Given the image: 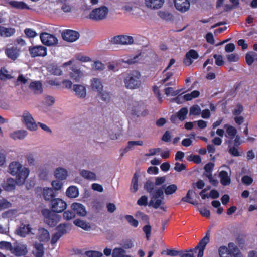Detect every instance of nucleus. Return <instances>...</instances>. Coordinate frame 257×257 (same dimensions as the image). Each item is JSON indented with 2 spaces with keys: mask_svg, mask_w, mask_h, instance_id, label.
<instances>
[{
  "mask_svg": "<svg viewBox=\"0 0 257 257\" xmlns=\"http://www.w3.org/2000/svg\"><path fill=\"white\" fill-rule=\"evenodd\" d=\"M44 253V247L43 244L39 243L35 244L34 254L36 257H42Z\"/></svg>",
  "mask_w": 257,
  "mask_h": 257,
  "instance_id": "41",
  "label": "nucleus"
},
{
  "mask_svg": "<svg viewBox=\"0 0 257 257\" xmlns=\"http://www.w3.org/2000/svg\"><path fill=\"white\" fill-rule=\"evenodd\" d=\"M122 9L132 15L137 14L139 11V8L136 4L132 2L125 3L122 7Z\"/></svg>",
  "mask_w": 257,
  "mask_h": 257,
  "instance_id": "26",
  "label": "nucleus"
},
{
  "mask_svg": "<svg viewBox=\"0 0 257 257\" xmlns=\"http://www.w3.org/2000/svg\"><path fill=\"white\" fill-rule=\"evenodd\" d=\"M57 233L61 235H63L67 233V224H60L56 228Z\"/></svg>",
  "mask_w": 257,
  "mask_h": 257,
  "instance_id": "56",
  "label": "nucleus"
},
{
  "mask_svg": "<svg viewBox=\"0 0 257 257\" xmlns=\"http://www.w3.org/2000/svg\"><path fill=\"white\" fill-rule=\"evenodd\" d=\"M188 109L186 108H181L177 113V117L180 120H183L185 119L186 115L188 113Z\"/></svg>",
  "mask_w": 257,
  "mask_h": 257,
  "instance_id": "55",
  "label": "nucleus"
},
{
  "mask_svg": "<svg viewBox=\"0 0 257 257\" xmlns=\"http://www.w3.org/2000/svg\"><path fill=\"white\" fill-rule=\"evenodd\" d=\"M83 77V73L78 69L73 68L72 72L70 73V77L73 81L76 82H80Z\"/></svg>",
  "mask_w": 257,
  "mask_h": 257,
  "instance_id": "30",
  "label": "nucleus"
},
{
  "mask_svg": "<svg viewBox=\"0 0 257 257\" xmlns=\"http://www.w3.org/2000/svg\"><path fill=\"white\" fill-rule=\"evenodd\" d=\"M29 87L35 94H41L43 91L42 85L41 82L39 81L31 82Z\"/></svg>",
  "mask_w": 257,
  "mask_h": 257,
  "instance_id": "29",
  "label": "nucleus"
},
{
  "mask_svg": "<svg viewBox=\"0 0 257 257\" xmlns=\"http://www.w3.org/2000/svg\"><path fill=\"white\" fill-rule=\"evenodd\" d=\"M51 185L55 190H59L62 187L63 183L59 180H53Z\"/></svg>",
  "mask_w": 257,
  "mask_h": 257,
  "instance_id": "63",
  "label": "nucleus"
},
{
  "mask_svg": "<svg viewBox=\"0 0 257 257\" xmlns=\"http://www.w3.org/2000/svg\"><path fill=\"white\" fill-rule=\"evenodd\" d=\"M218 176L220 180V183L223 186H227L230 184V176L226 171L223 170L221 171L219 173Z\"/></svg>",
  "mask_w": 257,
  "mask_h": 257,
  "instance_id": "31",
  "label": "nucleus"
},
{
  "mask_svg": "<svg viewBox=\"0 0 257 257\" xmlns=\"http://www.w3.org/2000/svg\"><path fill=\"white\" fill-rule=\"evenodd\" d=\"M155 186V184L153 182L150 181H147L144 185V188L151 194L155 189H158L156 188Z\"/></svg>",
  "mask_w": 257,
  "mask_h": 257,
  "instance_id": "48",
  "label": "nucleus"
},
{
  "mask_svg": "<svg viewBox=\"0 0 257 257\" xmlns=\"http://www.w3.org/2000/svg\"><path fill=\"white\" fill-rule=\"evenodd\" d=\"M28 135L27 131L24 130H19L13 131L10 134V137L15 140H23Z\"/></svg>",
  "mask_w": 257,
  "mask_h": 257,
  "instance_id": "27",
  "label": "nucleus"
},
{
  "mask_svg": "<svg viewBox=\"0 0 257 257\" xmlns=\"http://www.w3.org/2000/svg\"><path fill=\"white\" fill-rule=\"evenodd\" d=\"M85 254L88 257H101L103 255L101 252L93 250L86 251Z\"/></svg>",
  "mask_w": 257,
  "mask_h": 257,
  "instance_id": "60",
  "label": "nucleus"
},
{
  "mask_svg": "<svg viewBox=\"0 0 257 257\" xmlns=\"http://www.w3.org/2000/svg\"><path fill=\"white\" fill-rule=\"evenodd\" d=\"M63 39L68 42H73L79 38V34L77 31L72 30H66L62 33Z\"/></svg>",
  "mask_w": 257,
  "mask_h": 257,
  "instance_id": "15",
  "label": "nucleus"
},
{
  "mask_svg": "<svg viewBox=\"0 0 257 257\" xmlns=\"http://www.w3.org/2000/svg\"><path fill=\"white\" fill-rule=\"evenodd\" d=\"M79 174L83 178L89 181H94L97 179L96 173L88 170H80Z\"/></svg>",
  "mask_w": 257,
  "mask_h": 257,
  "instance_id": "21",
  "label": "nucleus"
},
{
  "mask_svg": "<svg viewBox=\"0 0 257 257\" xmlns=\"http://www.w3.org/2000/svg\"><path fill=\"white\" fill-rule=\"evenodd\" d=\"M42 214L44 217V221L50 227L55 226L61 220V216L48 209L42 210Z\"/></svg>",
  "mask_w": 257,
  "mask_h": 257,
  "instance_id": "6",
  "label": "nucleus"
},
{
  "mask_svg": "<svg viewBox=\"0 0 257 257\" xmlns=\"http://www.w3.org/2000/svg\"><path fill=\"white\" fill-rule=\"evenodd\" d=\"M90 87L93 91L98 93L103 90V86L100 79L94 78L90 80Z\"/></svg>",
  "mask_w": 257,
  "mask_h": 257,
  "instance_id": "25",
  "label": "nucleus"
},
{
  "mask_svg": "<svg viewBox=\"0 0 257 257\" xmlns=\"http://www.w3.org/2000/svg\"><path fill=\"white\" fill-rule=\"evenodd\" d=\"M112 257H132L127 254L126 251L121 247H115L113 249Z\"/></svg>",
  "mask_w": 257,
  "mask_h": 257,
  "instance_id": "34",
  "label": "nucleus"
},
{
  "mask_svg": "<svg viewBox=\"0 0 257 257\" xmlns=\"http://www.w3.org/2000/svg\"><path fill=\"white\" fill-rule=\"evenodd\" d=\"M175 8L181 13H185L189 10L190 3L189 0H173Z\"/></svg>",
  "mask_w": 257,
  "mask_h": 257,
  "instance_id": "16",
  "label": "nucleus"
},
{
  "mask_svg": "<svg viewBox=\"0 0 257 257\" xmlns=\"http://www.w3.org/2000/svg\"><path fill=\"white\" fill-rule=\"evenodd\" d=\"M16 184H18L17 180L9 178L4 183L3 188L6 191H11L15 189Z\"/></svg>",
  "mask_w": 257,
  "mask_h": 257,
  "instance_id": "33",
  "label": "nucleus"
},
{
  "mask_svg": "<svg viewBox=\"0 0 257 257\" xmlns=\"http://www.w3.org/2000/svg\"><path fill=\"white\" fill-rule=\"evenodd\" d=\"M56 2L61 4V10L65 13H70L72 10V6L68 0H56Z\"/></svg>",
  "mask_w": 257,
  "mask_h": 257,
  "instance_id": "36",
  "label": "nucleus"
},
{
  "mask_svg": "<svg viewBox=\"0 0 257 257\" xmlns=\"http://www.w3.org/2000/svg\"><path fill=\"white\" fill-rule=\"evenodd\" d=\"M54 176L56 178L59 180H64L68 176V172L64 168L58 167L54 171Z\"/></svg>",
  "mask_w": 257,
  "mask_h": 257,
  "instance_id": "28",
  "label": "nucleus"
},
{
  "mask_svg": "<svg viewBox=\"0 0 257 257\" xmlns=\"http://www.w3.org/2000/svg\"><path fill=\"white\" fill-rule=\"evenodd\" d=\"M150 200L148 203L149 207H152L155 209L159 208L163 209L162 205L164 204L163 199L164 198V188H158L155 189L154 191L150 195Z\"/></svg>",
  "mask_w": 257,
  "mask_h": 257,
  "instance_id": "3",
  "label": "nucleus"
},
{
  "mask_svg": "<svg viewBox=\"0 0 257 257\" xmlns=\"http://www.w3.org/2000/svg\"><path fill=\"white\" fill-rule=\"evenodd\" d=\"M66 195L69 198H76L79 195L78 188L74 186H70L66 190Z\"/></svg>",
  "mask_w": 257,
  "mask_h": 257,
  "instance_id": "38",
  "label": "nucleus"
},
{
  "mask_svg": "<svg viewBox=\"0 0 257 257\" xmlns=\"http://www.w3.org/2000/svg\"><path fill=\"white\" fill-rule=\"evenodd\" d=\"M209 241V234L207 233L193 249L189 250L180 251V257H194V254L198 252L197 257H203L205 248Z\"/></svg>",
  "mask_w": 257,
  "mask_h": 257,
  "instance_id": "2",
  "label": "nucleus"
},
{
  "mask_svg": "<svg viewBox=\"0 0 257 257\" xmlns=\"http://www.w3.org/2000/svg\"><path fill=\"white\" fill-rule=\"evenodd\" d=\"M74 224L85 231H89L91 229V225L89 223L81 219H75Z\"/></svg>",
  "mask_w": 257,
  "mask_h": 257,
  "instance_id": "35",
  "label": "nucleus"
},
{
  "mask_svg": "<svg viewBox=\"0 0 257 257\" xmlns=\"http://www.w3.org/2000/svg\"><path fill=\"white\" fill-rule=\"evenodd\" d=\"M198 53L194 50H190L186 54L185 58L184 59V63L187 65H190L194 60L198 58Z\"/></svg>",
  "mask_w": 257,
  "mask_h": 257,
  "instance_id": "20",
  "label": "nucleus"
},
{
  "mask_svg": "<svg viewBox=\"0 0 257 257\" xmlns=\"http://www.w3.org/2000/svg\"><path fill=\"white\" fill-rule=\"evenodd\" d=\"M98 97L106 103L109 102L111 98L110 93L106 91H103V90L98 93Z\"/></svg>",
  "mask_w": 257,
  "mask_h": 257,
  "instance_id": "44",
  "label": "nucleus"
},
{
  "mask_svg": "<svg viewBox=\"0 0 257 257\" xmlns=\"http://www.w3.org/2000/svg\"><path fill=\"white\" fill-rule=\"evenodd\" d=\"M213 58L215 59V63L218 66H222L224 64L223 57L220 54H214Z\"/></svg>",
  "mask_w": 257,
  "mask_h": 257,
  "instance_id": "51",
  "label": "nucleus"
},
{
  "mask_svg": "<svg viewBox=\"0 0 257 257\" xmlns=\"http://www.w3.org/2000/svg\"><path fill=\"white\" fill-rule=\"evenodd\" d=\"M11 252L17 256L25 255L28 252L27 246L25 244L16 242L12 245Z\"/></svg>",
  "mask_w": 257,
  "mask_h": 257,
  "instance_id": "9",
  "label": "nucleus"
},
{
  "mask_svg": "<svg viewBox=\"0 0 257 257\" xmlns=\"http://www.w3.org/2000/svg\"><path fill=\"white\" fill-rule=\"evenodd\" d=\"M32 230L33 229L29 224L26 225L22 224L16 229L15 232L17 235L22 237H25L30 233L33 234L34 233L32 232Z\"/></svg>",
  "mask_w": 257,
  "mask_h": 257,
  "instance_id": "18",
  "label": "nucleus"
},
{
  "mask_svg": "<svg viewBox=\"0 0 257 257\" xmlns=\"http://www.w3.org/2000/svg\"><path fill=\"white\" fill-rule=\"evenodd\" d=\"M245 59L247 64L251 65L255 61H257V53L254 52L247 53Z\"/></svg>",
  "mask_w": 257,
  "mask_h": 257,
  "instance_id": "43",
  "label": "nucleus"
},
{
  "mask_svg": "<svg viewBox=\"0 0 257 257\" xmlns=\"http://www.w3.org/2000/svg\"><path fill=\"white\" fill-rule=\"evenodd\" d=\"M42 43L47 46H52L57 44L58 39L54 35L48 33H42L40 36Z\"/></svg>",
  "mask_w": 257,
  "mask_h": 257,
  "instance_id": "13",
  "label": "nucleus"
},
{
  "mask_svg": "<svg viewBox=\"0 0 257 257\" xmlns=\"http://www.w3.org/2000/svg\"><path fill=\"white\" fill-rule=\"evenodd\" d=\"M201 109L198 105H194L190 109V115H199L201 114Z\"/></svg>",
  "mask_w": 257,
  "mask_h": 257,
  "instance_id": "50",
  "label": "nucleus"
},
{
  "mask_svg": "<svg viewBox=\"0 0 257 257\" xmlns=\"http://www.w3.org/2000/svg\"><path fill=\"white\" fill-rule=\"evenodd\" d=\"M218 252L220 257H242L239 249L233 243H229L228 247L220 246Z\"/></svg>",
  "mask_w": 257,
  "mask_h": 257,
  "instance_id": "5",
  "label": "nucleus"
},
{
  "mask_svg": "<svg viewBox=\"0 0 257 257\" xmlns=\"http://www.w3.org/2000/svg\"><path fill=\"white\" fill-rule=\"evenodd\" d=\"M29 51L32 57H45L47 54V48L42 45L30 47Z\"/></svg>",
  "mask_w": 257,
  "mask_h": 257,
  "instance_id": "10",
  "label": "nucleus"
},
{
  "mask_svg": "<svg viewBox=\"0 0 257 257\" xmlns=\"http://www.w3.org/2000/svg\"><path fill=\"white\" fill-rule=\"evenodd\" d=\"M141 75L138 71H133L128 73L124 79L125 87L129 89H136L141 85Z\"/></svg>",
  "mask_w": 257,
  "mask_h": 257,
  "instance_id": "4",
  "label": "nucleus"
},
{
  "mask_svg": "<svg viewBox=\"0 0 257 257\" xmlns=\"http://www.w3.org/2000/svg\"><path fill=\"white\" fill-rule=\"evenodd\" d=\"M12 204L7 200L2 199H0V211L3 209L11 207Z\"/></svg>",
  "mask_w": 257,
  "mask_h": 257,
  "instance_id": "58",
  "label": "nucleus"
},
{
  "mask_svg": "<svg viewBox=\"0 0 257 257\" xmlns=\"http://www.w3.org/2000/svg\"><path fill=\"white\" fill-rule=\"evenodd\" d=\"M161 188H164V192L166 195H171L175 192L177 189V187L175 184H172L166 187L163 186Z\"/></svg>",
  "mask_w": 257,
  "mask_h": 257,
  "instance_id": "46",
  "label": "nucleus"
},
{
  "mask_svg": "<svg viewBox=\"0 0 257 257\" xmlns=\"http://www.w3.org/2000/svg\"><path fill=\"white\" fill-rule=\"evenodd\" d=\"M9 4L14 8L20 9H29L27 5L22 1H11Z\"/></svg>",
  "mask_w": 257,
  "mask_h": 257,
  "instance_id": "39",
  "label": "nucleus"
},
{
  "mask_svg": "<svg viewBox=\"0 0 257 257\" xmlns=\"http://www.w3.org/2000/svg\"><path fill=\"white\" fill-rule=\"evenodd\" d=\"M152 228L150 224L145 225L143 228V230L146 234V238L149 240L151 236Z\"/></svg>",
  "mask_w": 257,
  "mask_h": 257,
  "instance_id": "62",
  "label": "nucleus"
},
{
  "mask_svg": "<svg viewBox=\"0 0 257 257\" xmlns=\"http://www.w3.org/2000/svg\"><path fill=\"white\" fill-rule=\"evenodd\" d=\"M143 141L142 140L130 141L127 142V146L124 149L125 152H127L135 149L136 146H143Z\"/></svg>",
  "mask_w": 257,
  "mask_h": 257,
  "instance_id": "37",
  "label": "nucleus"
},
{
  "mask_svg": "<svg viewBox=\"0 0 257 257\" xmlns=\"http://www.w3.org/2000/svg\"><path fill=\"white\" fill-rule=\"evenodd\" d=\"M16 32L15 28L0 26V36L4 37H10L14 35Z\"/></svg>",
  "mask_w": 257,
  "mask_h": 257,
  "instance_id": "32",
  "label": "nucleus"
},
{
  "mask_svg": "<svg viewBox=\"0 0 257 257\" xmlns=\"http://www.w3.org/2000/svg\"><path fill=\"white\" fill-rule=\"evenodd\" d=\"M17 211L16 210H9L2 213V217L4 218H12L16 214Z\"/></svg>",
  "mask_w": 257,
  "mask_h": 257,
  "instance_id": "57",
  "label": "nucleus"
},
{
  "mask_svg": "<svg viewBox=\"0 0 257 257\" xmlns=\"http://www.w3.org/2000/svg\"><path fill=\"white\" fill-rule=\"evenodd\" d=\"M228 61L230 62H236L239 59V56L237 54L232 53L227 56Z\"/></svg>",
  "mask_w": 257,
  "mask_h": 257,
  "instance_id": "61",
  "label": "nucleus"
},
{
  "mask_svg": "<svg viewBox=\"0 0 257 257\" xmlns=\"http://www.w3.org/2000/svg\"><path fill=\"white\" fill-rule=\"evenodd\" d=\"M8 172L12 176L16 177L18 185L24 184L30 174L28 168L23 166L19 161L11 162L8 166Z\"/></svg>",
  "mask_w": 257,
  "mask_h": 257,
  "instance_id": "1",
  "label": "nucleus"
},
{
  "mask_svg": "<svg viewBox=\"0 0 257 257\" xmlns=\"http://www.w3.org/2000/svg\"><path fill=\"white\" fill-rule=\"evenodd\" d=\"M163 254H166L171 256H179L180 251H177L174 249H167L166 251H163L162 252Z\"/></svg>",
  "mask_w": 257,
  "mask_h": 257,
  "instance_id": "59",
  "label": "nucleus"
},
{
  "mask_svg": "<svg viewBox=\"0 0 257 257\" xmlns=\"http://www.w3.org/2000/svg\"><path fill=\"white\" fill-rule=\"evenodd\" d=\"M21 120L25 126L31 131H35L37 130L36 124L32 114L28 111H24L21 116Z\"/></svg>",
  "mask_w": 257,
  "mask_h": 257,
  "instance_id": "7",
  "label": "nucleus"
},
{
  "mask_svg": "<svg viewBox=\"0 0 257 257\" xmlns=\"http://www.w3.org/2000/svg\"><path fill=\"white\" fill-rule=\"evenodd\" d=\"M73 92L75 95L79 99H85L87 96V89L85 85L82 84H74Z\"/></svg>",
  "mask_w": 257,
  "mask_h": 257,
  "instance_id": "14",
  "label": "nucleus"
},
{
  "mask_svg": "<svg viewBox=\"0 0 257 257\" xmlns=\"http://www.w3.org/2000/svg\"><path fill=\"white\" fill-rule=\"evenodd\" d=\"M26 35L29 38H34L37 36V33L35 31L30 28H26L24 30Z\"/></svg>",
  "mask_w": 257,
  "mask_h": 257,
  "instance_id": "64",
  "label": "nucleus"
},
{
  "mask_svg": "<svg viewBox=\"0 0 257 257\" xmlns=\"http://www.w3.org/2000/svg\"><path fill=\"white\" fill-rule=\"evenodd\" d=\"M125 218L131 226L134 227H137L138 226V221L134 219L132 216L127 215L125 216Z\"/></svg>",
  "mask_w": 257,
  "mask_h": 257,
  "instance_id": "53",
  "label": "nucleus"
},
{
  "mask_svg": "<svg viewBox=\"0 0 257 257\" xmlns=\"http://www.w3.org/2000/svg\"><path fill=\"white\" fill-rule=\"evenodd\" d=\"M51 208L53 212L60 213L67 207L66 203L60 198H55L51 200Z\"/></svg>",
  "mask_w": 257,
  "mask_h": 257,
  "instance_id": "11",
  "label": "nucleus"
},
{
  "mask_svg": "<svg viewBox=\"0 0 257 257\" xmlns=\"http://www.w3.org/2000/svg\"><path fill=\"white\" fill-rule=\"evenodd\" d=\"M71 207L79 216H85L87 214L85 206L80 203H74L71 205Z\"/></svg>",
  "mask_w": 257,
  "mask_h": 257,
  "instance_id": "23",
  "label": "nucleus"
},
{
  "mask_svg": "<svg viewBox=\"0 0 257 257\" xmlns=\"http://www.w3.org/2000/svg\"><path fill=\"white\" fill-rule=\"evenodd\" d=\"M133 42V38L127 35H118L111 39V42L115 44L130 45Z\"/></svg>",
  "mask_w": 257,
  "mask_h": 257,
  "instance_id": "12",
  "label": "nucleus"
},
{
  "mask_svg": "<svg viewBox=\"0 0 257 257\" xmlns=\"http://www.w3.org/2000/svg\"><path fill=\"white\" fill-rule=\"evenodd\" d=\"M20 50L17 47L13 46L5 49V53L7 57L13 60H15L19 56Z\"/></svg>",
  "mask_w": 257,
  "mask_h": 257,
  "instance_id": "19",
  "label": "nucleus"
},
{
  "mask_svg": "<svg viewBox=\"0 0 257 257\" xmlns=\"http://www.w3.org/2000/svg\"><path fill=\"white\" fill-rule=\"evenodd\" d=\"M108 13V8L102 6L93 10L89 14V18L94 21H100L105 19Z\"/></svg>",
  "mask_w": 257,
  "mask_h": 257,
  "instance_id": "8",
  "label": "nucleus"
},
{
  "mask_svg": "<svg viewBox=\"0 0 257 257\" xmlns=\"http://www.w3.org/2000/svg\"><path fill=\"white\" fill-rule=\"evenodd\" d=\"M11 78V74L5 68H2L0 69V79L5 80Z\"/></svg>",
  "mask_w": 257,
  "mask_h": 257,
  "instance_id": "54",
  "label": "nucleus"
},
{
  "mask_svg": "<svg viewBox=\"0 0 257 257\" xmlns=\"http://www.w3.org/2000/svg\"><path fill=\"white\" fill-rule=\"evenodd\" d=\"M165 94L167 96H176L180 92V90L175 91L172 87H167L164 89Z\"/></svg>",
  "mask_w": 257,
  "mask_h": 257,
  "instance_id": "52",
  "label": "nucleus"
},
{
  "mask_svg": "<svg viewBox=\"0 0 257 257\" xmlns=\"http://www.w3.org/2000/svg\"><path fill=\"white\" fill-rule=\"evenodd\" d=\"M122 127L120 125H112L108 131V135L111 140H116L122 135Z\"/></svg>",
  "mask_w": 257,
  "mask_h": 257,
  "instance_id": "17",
  "label": "nucleus"
},
{
  "mask_svg": "<svg viewBox=\"0 0 257 257\" xmlns=\"http://www.w3.org/2000/svg\"><path fill=\"white\" fill-rule=\"evenodd\" d=\"M224 127L226 128L227 134L225 136L230 139L234 138L237 133L236 129L234 127L228 124L225 125Z\"/></svg>",
  "mask_w": 257,
  "mask_h": 257,
  "instance_id": "42",
  "label": "nucleus"
},
{
  "mask_svg": "<svg viewBox=\"0 0 257 257\" xmlns=\"http://www.w3.org/2000/svg\"><path fill=\"white\" fill-rule=\"evenodd\" d=\"M146 6L152 9L161 8L164 3V0H145Z\"/></svg>",
  "mask_w": 257,
  "mask_h": 257,
  "instance_id": "24",
  "label": "nucleus"
},
{
  "mask_svg": "<svg viewBox=\"0 0 257 257\" xmlns=\"http://www.w3.org/2000/svg\"><path fill=\"white\" fill-rule=\"evenodd\" d=\"M37 238L40 242H48L50 239V234L49 231L43 228H39L37 234Z\"/></svg>",
  "mask_w": 257,
  "mask_h": 257,
  "instance_id": "22",
  "label": "nucleus"
},
{
  "mask_svg": "<svg viewBox=\"0 0 257 257\" xmlns=\"http://www.w3.org/2000/svg\"><path fill=\"white\" fill-rule=\"evenodd\" d=\"M43 196L45 200H50L55 196L54 192L51 188H44L43 190Z\"/></svg>",
  "mask_w": 257,
  "mask_h": 257,
  "instance_id": "40",
  "label": "nucleus"
},
{
  "mask_svg": "<svg viewBox=\"0 0 257 257\" xmlns=\"http://www.w3.org/2000/svg\"><path fill=\"white\" fill-rule=\"evenodd\" d=\"M200 95V92L197 90H194L190 93H188L183 96V98L186 101H189L193 98L198 97Z\"/></svg>",
  "mask_w": 257,
  "mask_h": 257,
  "instance_id": "47",
  "label": "nucleus"
},
{
  "mask_svg": "<svg viewBox=\"0 0 257 257\" xmlns=\"http://www.w3.org/2000/svg\"><path fill=\"white\" fill-rule=\"evenodd\" d=\"M158 16L162 19L165 20H169L172 19V14L167 11H160L158 13Z\"/></svg>",
  "mask_w": 257,
  "mask_h": 257,
  "instance_id": "49",
  "label": "nucleus"
},
{
  "mask_svg": "<svg viewBox=\"0 0 257 257\" xmlns=\"http://www.w3.org/2000/svg\"><path fill=\"white\" fill-rule=\"evenodd\" d=\"M138 189V175L135 173L133 177L130 190L132 192L135 193Z\"/></svg>",
  "mask_w": 257,
  "mask_h": 257,
  "instance_id": "45",
  "label": "nucleus"
}]
</instances>
